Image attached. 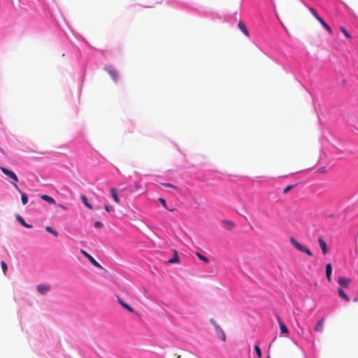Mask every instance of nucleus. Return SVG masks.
Masks as SVG:
<instances>
[{"instance_id":"nucleus-1","label":"nucleus","mask_w":358,"mask_h":358,"mask_svg":"<svg viewBox=\"0 0 358 358\" xmlns=\"http://www.w3.org/2000/svg\"><path fill=\"white\" fill-rule=\"evenodd\" d=\"M290 243L299 251L306 253L309 257H312L313 252L308 249L307 247L304 246L299 241H297L294 238L291 237L289 239Z\"/></svg>"},{"instance_id":"nucleus-2","label":"nucleus","mask_w":358,"mask_h":358,"mask_svg":"<svg viewBox=\"0 0 358 358\" xmlns=\"http://www.w3.org/2000/svg\"><path fill=\"white\" fill-rule=\"evenodd\" d=\"M0 169L5 175H6L8 178H10L13 180V182H11L14 185V186L16 189H18V186L16 184L18 182V178L16 176V174L13 171H10L5 167H0Z\"/></svg>"},{"instance_id":"nucleus-3","label":"nucleus","mask_w":358,"mask_h":358,"mask_svg":"<svg viewBox=\"0 0 358 358\" xmlns=\"http://www.w3.org/2000/svg\"><path fill=\"white\" fill-rule=\"evenodd\" d=\"M210 323L213 325L217 335L222 339V341H226V335L222 329L215 322L214 320H210Z\"/></svg>"},{"instance_id":"nucleus-4","label":"nucleus","mask_w":358,"mask_h":358,"mask_svg":"<svg viewBox=\"0 0 358 358\" xmlns=\"http://www.w3.org/2000/svg\"><path fill=\"white\" fill-rule=\"evenodd\" d=\"M80 252L96 267L102 268L101 264L96 259L84 250L81 249Z\"/></svg>"},{"instance_id":"nucleus-5","label":"nucleus","mask_w":358,"mask_h":358,"mask_svg":"<svg viewBox=\"0 0 358 358\" xmlns=\"http://www.w3.org/2000/svg\"><path fill=\"white\" fill-rule=\"evenodd\" d=\"M51 289V286L49 285L40 284L36 286L37 291L41 294H45Z\"/></svg>"},{"instance_id":"nucleus-6","label":"nucleus","mask_w":358,"mask_h":358,"mask_svg":"<svg viewBox=\"0 0 358 358\" xmlns=\"http://www.w3.org/2000/svg\"><path fill=\"white\" fill-rule=\"evenodd\" d=\"M105 69L108 72V73L110 75V76L113 78L114 80H116L117 79L118 73L116 69H115L112 66H108L106 67Z\"/></svg>"},{"instance_id":"nucleus-7","label":"nucleus","mask_w":358,"mask_h":358,"mask_svg":"<svg viewBox=\"0 0 358 358\" xmlns=\"http://www.w3.org/2000/svg\"><path fill=\"white\" fill-rule=\"evenodd\" d=\"M317 241H318V243H319V245L322 250V253L324 255L327 254L329 252V248H328V246H327L326 242L321 237H320Z\"/></svg>"},{"instance_id":"nucleus-8","label":"nucleus","mask_w":358,"mask_h":358,"mask_svg":"<svg viewBox=\"0 0 358 358\" xmlns=\"http://www.w3.org/2000/svg\"><path fill=\"white\" fill-rule=\"evenodd\" d=\"M238 205L234 208L235 210L240 215H243L247 209L245 203H238Z\"/></svg>"},{"instance_id":"nucleus-9","label":"nucleus","mask_w":358,"mask_h":358,"mask_svg":"<svg viewBox=\"0 0 358 358\" xmlns=\"http://www.w3.org/2000/svg\"><path fill=\"white\" fill-rule=\"evenodd\" d=\"M338 282L339 285L341 286V288L347 287L351 282V280L350 278L340 277L338 278Z\"/></svg>"},{"instance_id":"nucleus-10","label":"nucleus","mask_w":358,"mask_h":358,"mask_svg":"<svg viewBox=\"0 0 358 358\" xmlns=\"http://www.w3.org/2000/svg\"><path fill=\"white\" fill-rule=\"evenodd\" d=\"M117 301L119 302V303L125 309H127V310H129V312L131 313H134V308H132L129 304H127V303H125L120 297L117 296Z\"/></svg>"},{"instance_id":"nucleus-11","label":"nucleus","mask_w":358,"mask_h":358,"mask_svg":"<svg viewBox=\"0 0 358 358\" xmlns=\"http://www.w3.org/2000/svg\"><path fill=\"white\" fill-rule=\"evenodd\" d=\"M331 272H332V266L330 263H328L326 265V275L327 279L329 282H331Z\"/></svg>"},{"instance_id":"nucleus-12","label":"nucleus","mask_w":358,"mask_h":358,"mask_svg":"<svg viewBox=\"0 0 358 358\" xmlns=\"http://www.w3.org/2000/svg\"><path fill=\"white\" fill-rule=\"evenodd\" d=\"M15 217L17 219V220L22 225L24 226V227L26 228H28V229H31L32 228V225L31 224H27L24 220L23 219L22 217H21L20 215H15Z\"/></svg>"},{"instance_id":"nucleus-13","label":"nucleus","mask_w":358,"mask_h":358,"mask_svg":"<svg viewBox=\"0 0 358 358\" xmlns=\"http://www.w3.org/2000/svg\"><path fill=\"white\" fill-rule=\"evenodd\" d=\"M324 329V318L320 320L315 325L314 329L317 332H322Z\"/></svg>"},{"instance_id":"nucleus-14","label":"nucleus","mask_w":358,"mask_h":358,"mask_svg":"<svg viewBox=\"0 0 358 358\" xmlns=\"http://www.w3.org/2000/svg\"><path fill=\"white\" fill-rule=\"evenodd\" d=\"M238 28L241 29V31L247 36H249V31L246 27V26L244 24V23L242 21H239L238 24Z\"/></svg>"},{"instance_id":"nucleus-15","label":"nucleus","mask_w":358,"mask_h":358,"mask_svg":"<svg viewBox=\"0 0 358 358\" xmlns=\"http://www.w3.org/2000/svg\"><path fill=\"white\" fill-rule=\"evenodd\" d=\"M280 331L282 334H288L289 331L286 325L282 322L280 317L278 318Z\"/></svg>"},{"instance_id":"nucleus-16","label":"nucleus","mask_w":358,"mask_h":358,"mask_svg":"<svg viewBox=\"0 0 358 358\" xmlns=\"http://www.w3.org/2000/svg\"><path fill=\"white\" fill-rule=\"evenodd\" d=\"M162 206L169 211H173L176 209L173 203H161Z\"/></svg>"},{"instance_id":"nucleus-17","label":"nucleus","mask_w":358,"mask_h":358,"mask_svg":"<svg viewBox=\"0 0 358 358\" xmlns=\"http://www.w3.org/2000/svg\"><path fill=\"white\" fill-rule=\"evenodd\" d=\"M180 259L176 250H173V257L168 261V264L179 263Z\"/></svg>"},{"instance_id":"nucleus-18","label":"nucleus","mask_w":358,"mask_h":358,"mask_svg":"<svg viewBox=\"0 0 358 358\" xmlns=\"http://www.w3.org/2000/svg\"><path fill=\"white\" fill-rule=\"evenodd\" d=\"M222 223L228 230H232L234 228V224L229 220H222Z\"/></svg>"},{"instance_id":"nucleus-19","label":"nucleus","mask_w":358,"mask_h":358,"mask_svg":"<svg viewBox=\"0 0 358 358\" xmlns=\"http://www.w3.org/2000/svg\"><path fill=\"white\" fill-rule=\"evenodd\" d=\"M338 295L341 298H342L345 301L348 302L350 301V299L348 296V295L345 294V292L343 291V289L341 287L338 289Z\"/></svg>"},{"instance_id":"nucleus-20","label":"nucleus","mask_w":358,"mask_h":358,"mask_svg":"<svg viewBox=\"0 0 358 358\" xmlns=\"http://www.w3.org/2000/svg\"><path fill=\"white\" fill-rule=\"evenodd\" d=\"M319 22L329 34L332 33L331 27L324 22V20L322 18L319 20Z\"/></svg>"},{"instance_id":"nucleus-21","label":"nucleus","mask_w":358,"mask_h":358,"mask_svg":"<svg viewBox=\"0 0 358 358\" xmlns=\"http://www.w3.org/2000/svg\"><path fill=\"white\" fill-rule=\"evenodd\" d=\"M45 230L48 232L52 234L55 237H57L58 236V232L55 229H54L52 227H50V226L46 227H45Z\"/></svg>"},{"instance_id":"nucleus-22","label":"nucleus","mask_w":358,"mask_h":358,"mask_svg":"<svg viewBox=\"0 0 358 358\" xmlns=\"http://www.w3.org/2000/svg\"><path fill=\"white\" fill-rule=\"evenodd\" d=\"M310 12L313 14V15L319 21L322 17L317 14L315 9L309 7L308 8Z\"/></svg>"},{"instance_id":"nucleus-23","label":"nucleus","mask_w":358,"mask_h":358,"mask_svg":"<svg viewBox=\"0 0 358 358\" xmlns=\"http://www.w3.org/2000/svg\"><path fill=\"white\" fill-rule=\"evenodd\" d=\"M196 255L200 260L203 261V262H205L206 264H208L209 262V259L206 257L200 254L199 252H196Z\"/></svg>"},{"instance_id":"nucleus-24","label":"nucleus","mask_w":358,"mask_h":358,"mask_svg":"<svg viewBox=\"0 0 358 358\" xmlns=\"http://www.w3.org/2000/svg\"><path fill=\"white\" fill-rule=\"evenodd\" d=\"M110 193H111L113 200L115 201H118L119 200H118V196H117V193L116 189L115 188H111Z\"/></svg>"},{"instance_id":"nucleus-25","label":"nucleus","mask_w":358,"mask_h":358,"mask_svg":"<svg viewBox=\"0 0 358 358\" xmlns=\"http://www.w3.org/2000/svg\"><path fill=\"white\" fill-rule=\"evenodd\" d=\"M41 199L46 201H55L54 199L48 195H41Z\"/></svg>"},{"instance_id":"nucleus-26","label":"nucleus","mask_w":358,"mask_h":358,"mask_svg":"<svg viewBox=\"0 0 358 358\" xmlns=\"http://www.w3.org/2000/svg\"><path fill=\"white\" fill-rule=\"evenodd\" d=\"M341 31H342V33L348 38H351V36L350 35V34L348 32V31L343 27H341L340 28Z\"/></svg>"},{"instance_id":"nucleus-27","label":"nucleus","mask_w":358,"mask_h":358,"mask_svg":"<svg viewBox=\"0 0 358 358\" xmlns=\"http://www.w3.org/2000/svg\"><path fill=\"white\" fill-rule=\"evenodd\" d=\"M1 266L3 273L6 274L7 269H8L6 263L4 261H2L1 262Z\"/></svg>"},{"instance_id":"nucleus-28","label":"nucleus","mask_w":358,"mask_h":358,"mask_svg":"<svg viewBox=\"0 0 358 358\" xmlns=\"http://www.w3.org/2000/svg\"><path fill=\"white\" fill-rule=\"evenodd\" d=\"M255 350L258 357L261 358L262 355L261 350H260V348H259V347L258 345H255Z\"/></svg>"},{"instance_id":"nucleus-29","label":"nucleus","mask_w":358,"mask_h":358,"mask_svg":"<svg viewBox=\"0 0 358 358\" xmlns=\"http://www.w3.org/2000/svg\"><path fill=\"white\" fill-rule=\"evenodd\" d=\"M104 208H105V210L108 213H111V212L115 211L114 208L109 205H106V204L104 205Z\"/></svg>"},{"instance_id":"nucleus-30","label":"nucleus","mask_w":358,"mask_h":358,"mask_svg":"<svg viewBox=\"0 0 358 358\" xmlns=\"http://www.w3.org/2000/svg\"><path fill=\"white\" fill-rule=\"evenodd\" d=\"M295 185H288L287 186L284 190H283V194H287L290 189H292Z\"/></svg>"},{"instance_id":"nucleus-31","label":"nucleus","mask_w":358,"mask_h":358,"mask_svg":"<svg viewBox=\"0 0 358 358\" xmlns=\"http://www.w3.org/2000/svg\"><path fill=\"white\" fill-rule=\"evenodd\" d=\"M94 227L101 229L103 227V223L100 221H96L94 222Z\"/></svg>"},{"instance_id":"nucleus-32","label":"nucleus","mask_w":358,"mask_h":358,"mask_svg":"<svg viewBox=\"0 0 358 358\" xmlns=\"http://www.w3.org/2000/svg\"><path fill=\"white\" fill-rule=\"evenodd\" d=\"M22 201H28V196L25 193H22L21 194Z\"/></svg>"},{"instance_id":"nucleus-33","label":"nucleus","mask_w":358,"mask_h":358,"mask_svg":"<svg viewBox=\"0 0 358 358\" xmlns=\"http://www.w3.org/2000/svg\"><path fill=\"white\" fill-rule=\"evenodd\" d=\"M317 172L318 173H326L327 172V169H325V167H322V168L318 169Z\"/></svg>"},{"instance_id":"nucleus-34","label":"nucleus","mask_w":358,"mask_h":358,"mask_svg":"<svg viewBox=\"0 0 358 358\" xmlns=\"http://www.w3.org/2000/svg\"><path fill=\"white\" fill-rule=\"evenodd\" d=\"M84 203L85 204V206H86L87 208H90V209H92V208H93V207H92V203Z\"/></svg>"},{"instance_id":"nucleus-35","label":"nucleus","mask_w":358,"mask_h":358,"mask_svg":"<svg viewBox=\"0 0 358 358\" xmlns=\"http://www.w3.org/2000/svg\"><path fill=\"white\" fill-rule=\"evenodd\" d=\"M82 201H87V199L85 195H81Z\"/></svg>"},{"instance_id":"nucleus-36","label":"nucleus","mask_w":358,"mask_h":358,"mask_svg":"<svg viewBox=\"0 0 358 358\" xmlns=\"http://www.w3.org/2000/svg\"><path fill=\"white\" fill-rule=\"evenodd\" d=\"M162 185L164 186H166V187H173V185L169 184V183H164L162 184Z\"/></svg>"},{"instance_id":"nucleus-37","label":"nucleus","mask_w":358,"mask_h":358,"mask_svg":"<svg viewBox=\"0 0 358 358\" xmlns=\"http://www.w3.org/2000/svg\"><path fill=\"white\" fill-rule=\"evenodd\" d=\"M158 201L162 202V201H165V200L164 199H162V198H159L158 199Z\"/></svg>"},{"instance_id":"nucleus-38","label":"nucleus","mask_w":358,"mask_h":358,"mask_svg":"<svg viewBox=\"0 0 358 358\" xmlns=\"http://www.w3.org/2000/svg\"><path fill=\"white\" fill-rule=\"evenodd\" d=\"M59 206L62 208H64V207L62 205H59Z\"/></svg>"},{"instance_id":"nucleus-39","label":"nucleus","mask_w":358,"mask_h":358,"mask_svg":"<svg viewBox=\"0 0 358 358\" xmlns=\"http://www.w3.org/2000/svg\"><path fill=\"white\" fill-rule=\"evenodd\" d=\"M269 358V357H268Z\"/></svg>"}]
</instances>
